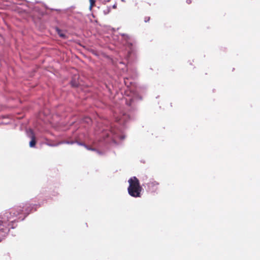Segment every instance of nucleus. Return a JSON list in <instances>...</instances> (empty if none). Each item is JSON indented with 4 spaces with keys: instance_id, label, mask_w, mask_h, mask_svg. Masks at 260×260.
<instances>
[{
    "instance_id": "obj_10",
    "label": "nucleus",
    "mask_w": 260,
    "mask_h": 260,
    "mask_svg": "<svg viewBox=\"0 0 260 260\" xmlns=\"http://www.w3.org/2000/svg\"><path fill=\"white\" fill-rule=\"evenodd\" d=\"M60 36L61 37H63L64 35H63V34H59Z\"/></svg>"
},
{
    "instance_id": "obj_8",
    "label": "nucleus",
    "mask_w": 260,
    "mask_h": 260,
    "mask_svg": "<svg viewBox=\"0 0 260 260\" xmlns=\"http://www.w3.org/2000/svg\"><path fill=\"white\" fill-rule=\"evenodd\" d=\"M72 83V85L73 86H77V84H76V83H74L73 82H72V83Z\"/></svg>"
},
{
    "instance_id": "obj_3",
    "label": "nucleus",
    "mask_w": 260,
    "mask_h": 260,
    "mask_svg": "<svg viewBox=\"0 0 260 260\" xmlns=\"http://www.w3.org/2000/svg\"><path fill=\"white\" fill-rule=\"evenodd\" d=\"M30 132H31V140L29 142V146L31 147H33L36 145V139H35V136L34 134L33 133L32 131H31Z\"/></svg>"
},
{
    "instance_id": "obj_1",
    "label": "nucleus",
    "mask_w": 260,
    "mask_h": 260,
    "mask_svg": "<svg viewBox=\"0 0 260 260\" xmlns=\"http://www.w3.org/2000/svg\"><path fill=\"white\" fill-rule=\"evenodd\" d=\"M129 186L127 188L128 194L134 198L141 197V192L143 189L139 179L136 177H133L128 180Z\"/></svg>"
},
{
    "instance_id": "obj_4",
    "label": "nucleus",
    "mask_w": 260,
    "mask_h": 260,
    "mask_svg": "<svg viewBox=\"0 0 260 260\" xmlns=\"http://www.w3.org/2000/svg\"><path fill=\"white\" fill-rule=\"evenodd\" d=\"M148 187H153L157 186L159 185V183L156 181H150L147 183Z\"/></svg>"
},
{
    "instance_id": "obj_11",
    "label": "nucleus",
    "mask_w": 260,
    "mask_h": 260,
    "mask_svg": "<svg viewBox=\"0 0 260 260\" xmlns=\"http://www.w3.org/2000/svg\"><path fill=\"white\" fill-rule=\"evenodd\" d=\"M1 241H2V240H1V239H0V242H1Z\"/></svg>"
},
{
    "instance_id": "obj_9",
    "label": "nucleus",
    "mask_w": 260,
    "mask_h": 260,
    "mask_svg": "<svg viewBox=\"0 0 260 260\" xmlns=\"http://www.w3.org/2000/svg\"><path fill=\"white\" fill-rule=\"evenodd\" d=\"M3 224V221L2 220H0V226L2 225Z\"/></svg>"
},
{
    "instance_id": "obj_2",
    "label": "nucleus",
    "mask_w": 260,
    "mask_h": 260,
    "mask_svg": "<svg viewBox=\"0 0 260 260\" xmlns=\"http://www.w3.org/2000/svg\"><path fill=\"white\" fill-rule=\"evenodd\" d=\"M24 206H18L15 208L12 209L10 212H7L4 214V216L7 219V220L16 217L21 214H28L29 211H26L24 212L23 209Z\"/></svg>"
},
{
    "instance_id": "obj_7",
    "label": "nucleus",
    "mask_w": 260,
    "mask_h": 260,
    "mask_svg": "<svg viewBox=\"0 0 260 260\" xmlns=\"http://www.w3.org/2000/svg\"><path fill=\"white\" fill-rule=\"evenodd\" d=\"M86 119H87V121H86L87 122H90L91 121V119L89 118H86Z\"/></svg>"
},
{
    "instance_id": "obj_5",
    "label": "nucleus",
    "mask_w": 260,
    "mask_h": 260,
    "mask_svg": "<svg viewBox=\"0 0 260 260\" xmlns=\"http://www.w3.org/2000/svg\"><path fill=\"white\" fill-rule=\"evenodd\" d=\"M150 20V17H145L144 18V21L147 22Z\"/></svg>"
},
{
    "instance_id": "obj_6",
    "label": "nucleus",
    "mask_w": 260,
    "mask_h": 260,
    "mask_svg": "<svg viewBox=\"0 0 260 260\" xmlns=\"http://www.w3.org/2000/svg\"><path fill=\"white\" fill-rule=\"evenodd\" d=\"M186 3L188 4H190L191 3V0H186Z\"/></svg>"
}]
</instances>
